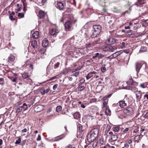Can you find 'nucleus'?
I'll return each instance as SVG.
<instances>
[{"mask_svg":"<svg viewBox=\"0 0 148 148\" xmlns=\"http://www.w3.org/2000/svg\"><path fill=\"white\" fill-rule=\"evenodd\" d=\"M98 134V130L97 128H95L92 129L87 135L88 141L89 142H93Z\"/></svg>","mask_w":148,"mask_h":148,"instance_id":"1","label":"nucleus"},{"mask_svg":"<svg viewBox=\"0 0 148 148\" xmlns=\"http://www.w3.org/2000/svg\"><path fill=\"white\" fill-rule=\"evenodd\" d=\"M93 32L91 36L92 38L97 37L100 33L101 31V26L100 25H95L93 26Z\"/></svg>","mask_w":148,"mask_h":148,"instance_id":"2","label":"nucleus"},{"mask_svg":"<svg viewBox=\"0 0 148 148\" xmlns=\"http://www.w3.org/2000/svg\"><path fill=\"white\" fill-rule=\"evenodd\" d=\"M133 109L130 107H127L123 110V113L127 115H132L133 113Z\"/></svg>","mask_w":148,"mask_h":148,"instance_id":"3","label":"nucleus"},{"mask_svg":"<svg viewBox=\"0 0 148 148\" xmlns=\"http://www.w3.org/2000/svg\"><path fill=\"white\" fill-rule=\"evenodd\" d=\"M127 99H124L123 100H121L119 101V106L121 108H123L127 106Z\"/></svg>","mask_w":148,"mask_h":148,"instance_id":"4","label":"nucleus"},{"mask_svg":"<svg viewBox=\"0 0 148 148\" xmlns=\"http://www.w3.org/2000/svg\"><path fill=\"white\" fill-rule=\"evenodd\" d=\"M137 90L134 92L136 97V101L137 102H139L141 97L142 94L140 92V91H138V89H136Z\"/></svg>","mask_w":148,"mask_h":148,"instance_id":"5","label":"nucleus"},{"mask_svg":"<svg viewBox=\"0 0 148 148\" xmlns=\"http://www.w3.org/2000/svg\"><path fill=\"white\" fill-rule=\"evenodd\" d=\"M143 64L139 62H137L135 64L136 70L137 74L139 72L142 65Z\"/></svg>","mask_w":148,"mask_h":148,"instance_id":"6","label":"nucleus"},{"mask_svg":"<svg viewBox=\"0 0 148 148\" xmlns=\"http://www.w3.org/2000/svg\"><path fill=\"white\" fill-rule=\"evenodd\" d=\"M15 57L12 54L10 55L8 57V64L10 65V63L14 62Z\"/></svg>","mask_w":148,"mask_h":148,"instance_id":"7","label":"nucleus"},{"mask_svg":"<svg viewBox=\"0 0 148 148\" xmlns=\"http://www.w3.org/2000/svg\"><path fill=\"white\" fill-rule=\"evenodd\" d=\"M115 41V39L114 38L110 37L106 40V42L107 45H111L114 43Z\"/></svg>","mask_w":148,"mask_h":148,"instance_id":"8","label":"nucleus"},{"mask_svg":"<svg viewBox=\"0 0 148 148\" xmlns=\"http://www.w3.org/2000/svg\"><path fill=\"white\" fill-rule=\"evenodd\" d=\"M65 29L70 30L72 27V23L70 21H67L64 24Z\"/></svg>","mask_w":148,"mask_h":148,"instance_id":"9","label":"nucleus"},{"mask_svg":"<svg viewBox=\"0 0 148 148\" xmlns=\"http://www.w3.org/2000/svg\"><path fill=\"white\" fill-rule=\"evenodd\" d=\"M43 108L42 105L36 106L34 108V110L36 112H40L43 109Z\"/></svg>","mask_w":148,"mask_h":148,"instance_id":"10","label":"nucleus"},{"mask_svg":"<svg viewBox=\"0 0 148 148\" xmlns=\"http://www.w3.org/2000/svg\"><path fill=\"white\" fill-rule=\"evenodd\" d=\"M57 8L60 10H64V6L63 4L61 2H58L57 3Z\"/></svg>","mask_w":148,"mask_h":148,"instance_id":"11","label":"nucleus"},{"mask_svg":"<svg viewBox=\"0 0 148 148\" xmlns=\"http://www.w3.org/2000/svg\"><path fill=\"white\" fill-rule=\"evenodd\" d=\"M65 136V135L64 134L58 136L53 139V140L54 141H57L62 139Z\"/></svg>","mask_w":148,"mask_h":148,"instance_id":"12","label":"nucleus"},{"mask_svg":"<svg viewBox=\"0 0 148 148\" xmlns=\"http://www.w3.org/2000/svg\"><path fill=\"white\" fill-rule=\"evenodd\" d=\"M58 33V32H57L56 30L54 29H52L50 31V34L55 37L56 36Z\"/></svg>","mask_w":148,"mask_h":148,"instance_id":"13","label":"nucleus"},{"mask_svg":"<svg viewBox=\"0 0 148 148\" xmlns=\"http://www.w3.org/2000/svg\"><path fill=\"white\" fill-rule=\"evenodd\" d=\"M45 15V13L42 10H40L39 12L38 16L40 18H43Z\"/></svg>","mask_w":148,"mask_h":148,"instance_id":"14","label":"nucleus"},{"mask_svg":"<svg viewBox=\"0 0 148 148\" xmlns=\"http://www.w3.org/2000/svg\"><path fill=\"white\" fill-rule=\"evenodd\" d=\"M49 41L46 38L44 39L42 42V46L43 47L45 48L48 45Z\"/></svg>","mask_w":148,"mask_h":148,"instance_id":"15","label":"nucleus"},{"mask_svg":"<svg viewBox=\"0 0 148 148\" xmlns=\"http://www.w3.org/2000/svg\"><path fill=\"white\" fill-rule=\"evenodd\" d=\"M32 36L34 39L38 38L39 36V33L38 31H35L32 34Z\"/></svg>","mask_w":148,"mask_h":148,"instance_id":"16","label":"nucleus"},{"mask_svg":"<svg viewBox=\"0 0 148 148\" xmlns=\"http://www.w3.org/2000/svg\"><path fill=\"white\" fill-rule=\"evenodd\" d=\"M114 21L110 20L108 22V25L110 28H113L114 27Z\"/></svg>","mask_w":148,"mask_h":148,"instance_id":"17","label":"nucleus"},{"mask_svg":"<svg viewBox=\"0 0 148 148\" xmlns=\"http://www.w3.org/2000/svg\"><path fill=\"white\" fill-rule=\"evenodd\" d=\"M31 45L34 48H36L37 47V42L35 40H33L31 42Z\"/></svg>","mask_w":148,"mask_h":148,"instance_id":"18","label":"nucleus"},{"mask_svg":"<svg viewBox=\"0 0 148 148\" xmlns=\"http://www.w3.org/2000/svg\"><path fill=\"white\" fill-rule=\"evenodd\" d=\"M106 110L105 111V113L106 115H110L111 114V111L109 109L108 106L105 108Z\"/></svg>","mask_w":148,"mask_h":148,"instance_id":"19","label":"nucleus"},{"mask_svg":"<svg viewBox=\"0 0 148 148\" xmlns=\"http://www.w3.org/2000/svg\"><path fill=\"white\" fill-rule=\"evenodd\" d=\"M109 45H105L104 46H103L101 47V48L105 51H108Z\"/></svg>","mask_w":148,"mask_h":148,"instance_id":"20","label":"nucleus"},{"mask_svg":"<svg viewBox=\"0 0 148 148\" xmlns=\"http://www.w3.org/2000/svg\"><path fill=\"white\" fill-rule=\"evenodd\" d=\"M39 5H43L47 3V0H38Z\"/></svg>","mask_w":148,"mask_h":148,"instance_id":"21","label":"nucleus"},{"mask_svg":"<svg viewBox=\"0 0 148 148\" xmlns=\"http://www.w3.org/2000/svg\"><path fill=\"white\" fill-rule=\"evenodd\" d=\"M147 48L144 46H142L139 51L140 53H142L147 51Z\"/></svg>","mask_w":148,"mask_h":148,"instance_id":"22","label":"nucleus"},{"mask_svg":"<svg viewBox=\"0 0 148 148\" xmlns=\"http://www.w3.org/2000/svg\"><path fill=\"white\" fill-rule=\"evenodd\" d=\"M46 51V49L44 48H42L39 50L40 54H44Z\"/></svg>","mask_w":148,"mask_h":148,"instance_id":"23","label":"nucleus"},{"mask_svg":"<svg viewBox=\"0 0 148 148\" xmlns=\"http://www.w3.org/2000/svg\"><path fill=\"white\" fill-rule=\"evenodd\" d=\"M115 48L112 46L109 45L108 51L109 52H113L115 50Z\"/></svg>","mask_w":148,"mask_h":148,"instance_id":"24","label":"nucleus"},{"mask_svg":"<svg viewBox=\"0 0 148 148\" xmlns=\"http://www.w3.org/2000/svg\"><path fill=\"white\" fill-rule=\"evenodd\" d=\"M127 83L130 85H132L134 83V82L132 79L130 78L129 79L128 81L127 82Z\"/></svg>","mask_w":148,"mask_h":148,"instance_id":"25","label":"nucleus"},{"mask_svg":"<svg viewBox=\"0 0 148 148\" xmlns=\"http://www.w3.org/2000/svg\"><path fill=\"white\" fill-rule=\"evenodd\" d=\"M140 140V136H139V135L136 136L134 138V140L135 141L138 142L139 140Z\"/></svg>","mask_w":148,"mask_h":148,"instance_id":"26","label":"nucleus"},{"mask_svg":"<svg viewBox=\"0 0 148 148\" xmlns=\"http://www.w3.org/2000/svg\"><path fill=\"white\" fill-rule=\"evenodd\" d=\"M118 138V136L116 135H114L112 136L111 139L113 141H115Z\"/></svg>","mask_w":148,"mask_h":148,"instance_id":"27","label":"nucleus"},{"mask_svg":"<svg viewBox=\"0 0 148 148\" xmlns=\"http://www.w3.org/2000/svg\"><path fill=\"white\" fill-rule=\"evenodd\" d=\"M93 76V75L91 72L89 73L88 74L86 77L87 80L88 79Z\"/></svg>","mask_w":148,"mask_h":148,"instance_id":"28","label":"nucleus"},{"mask_svg":"<svg viewBox=\"0 0 148 148\" xmlns=\"http://www.w3.org/2000/svg\"><path fill=\"white\" fill-rule=\"evenodd\" d=\"M62 109V107L61 106H58L56 108V111L59 112H60Z\"/></svg>","mask_w":148,"mask_h":148,"instance_id":"29","label":"nucleus"},{"mask_svg":"<svg viewBox=\"0 0 148 148\" xmlns=\"http://www.w3.org/2000/svg\"><path fill=\"white\" fill-rule=\"evenodd\" d=\"M114 131L115 132H118L120 129V127L119 126H116L112 128Z\"/></svg>","mask_w":148,"mask_h":148,"instance_id":"30","label":"nucleus"},{"mask_svg":"<svg viewBox=\"0 0 148 148\" xmlns=\"http://www.w3.org/2000/svg\"><path fill=\"white\" fill-rule=\"evenodd\" d=\"M126 89H128L129 90H132L133 91L134 89L135 88L133 87L132 86H127L126 87Z\"/></svg>","mask_w":148,"mask_h":148,"instance_id":"31","label":"nucleus"},{"mask_svg":"<svg viewBox=\"0 0 148 148\" xmlns=\"http://www.w3.org/2000/svg\"><path fill=\"white\" fill-rule=\"evenodd\" d=\"M69 71H71L70 69H66L63 70V73L64 74H66Z\"/></svg>","mask_w":148,"mask_h":148,"instance_id":"32","label":"nucleus"},{"mask_svg":"<svg viewBox=\"0 0 148 148\" xmlns=\"http://www.w3.org/2000/svg\"><path fill=\"white\" fill-rule=\"evenodd\" d=\"M85 88V87L84 86H81L78 87V90L79 91H81Z\"/></svg>","mask_w":148,"mask_h":148,"instance_id":"33","label":"nucleus"},{"mask_svg":"<svg viewBox=\"0 0 148 148\" xmlns=\"http://www.w3.org/2000/svg\"><path fill=\"white\" fill-rule=\"evenodd\" d=\"M140 86L143 88H145L146 87H147V86H146L145 84H144V83H143L142 84H140Z\"/></svg>","mask_w":148,"mask_h":148,"instance_id":"34","label":"nucleus"},{"mask_svg":"<svg viewBox=\"0 0 148 148\" xmlns=\"http://www.w3.org/2000/svg\"><path fill=\"white\" fill-rule=\"evenodd\" d=\"M4 79L3 78H0V84L3 85L4 84Z\"/></svg>","mask_w":148,"mask_h":148,"instance_id":"35","label":"nucleus"},{"mask_svg":"<svg viewBox=\"0 0 148 148\" xmlns=\"http://www.w3.org/2000/svg\"><path fill=\"white\" fill-rule=\"evenodd\" d=\"M23 78L25 79L28 77V74L27 73H24L22 75Z\"/></svg>","mask_w":148,"mask_h":148,"instance_id":"36","label":"nucleus"},{"mask_svg":"<svg viewBox=\"0 0 148 148\" xmlns=\"http://www.w3.org/2000/svg\"><path fill=\"white\" fill-rule=\"evenodd\" d=\"M21 140L20 138H19L18 140H16L15 142V144H19L21 143Z\"/></svg>","mask_w":148,"mask_h":148,"instance_id":"37","label":"nucleus"},{"mask_svg":"<svg viewBox=\"0 0 148 148\" xmlns=\"http://www.w3.org/2000/svg\"><path fill=\"white\" fill-rule=\"evenodd\" d=\"M60 64V63L59 62H57V63H56L54 64V69H56L57 68H58Z\"/></svg>","mask_w":148,"mask_h":148,"instance_id":"38","label":"nucleus"},{"mask_svg":"<svg viewBox=\"0 0 148 148\" xmlns=\"http://www.w3.org/2000/svg\"><path fill=\"white\" fill-rule=\"evenodd\" d=\"M133 141V139L131 138L129 140H127V141L125 142L127 143L130 144Z\"/></svg>","mask_w":148,"mask_h":148,"instance_id":"39","label":"nucleus"},{"mask_svg":"<svg viewBox=\"0 0 148 148\" xmlns=\"http://www.w3.org/2000/svg\"><path fill=\"white\" fill-rule=\"evenodd\" d=\"M79 71H78L73 73L72 76H75L76 77H77L79 75Z\"/></svg>","mask_w":148,"mask_h":148,"instance_id":"40","label":"nucleus"},{"mask_svg":"<svg viewBox=\"0 0 148 148\" xmlns=\"http://www.w3.org/2000/svg\"><path fill=\"white\" fill-rule=\"evenodd\" d=\"M21 1L23 3V5H24V10L25 8V6H26V5H27L26 4V0H22Z\"/></svg>","mask_w":148,"mask_h":148,"instance_id":"41","label":"nucleus"},{"mask_svg":"<svg viewBox=\"0 0 148 148\" xmlns=\"http://www.w3.org/2000/svg\"><path fill=\"white\" fill-rule=\"evenodd\" d=\"M107 103L105 101H104L103 103V108H106V107L107 106Z\"/></svg>","mask_w":148,"mask_h":148,"instance_id":"42","label":"nucleus"},{"mask_svg":"<svg viewBox=\"0 0 148 148\" xmlns=\"http://www.w3.org/2000/svg\"><path fill=\"white\" fill-rule=\"evenodd\" d=\"M144 0H138L137 2L140 4H142L144 3Z\"/></svg>","mask_w":148,"mask_h":148,"instance_id":"43","label":"nucleus"},{"mask_svg":"<svg viewBox=\"0 0 148 148\" xmlns=\"http://www.w3.org/2000/svg\"><path fill=\"white\" fill-rule=\"evenodd\" d=\"M82 68V66H79L77 68L75 69V71H77L81 70Z\"/></svg>","mask_w":148,"mask_h":148,"instance_id":"44","label":"nucleus"},{"mask_svg":"<svg viewBox=\"0 0 148 148\" xmlns=\"http://www.w3.org/2000/svg\"><path fill=\"white\" fill-rule=\"evenodd\" d=\"M76 115V116H77V117L76 118V119H78L79 118H80V114H79V113H75V114L74 115V117H75V116Z\"/></svg>","mask_w":148,"mask_h":148,"instance_id":"45","label":"nucleus"},{"mask_svg":"<svg viewBox=\"0 0 148 148\" xmlns=\"http://www.w3.org/2000/svg\"><path fill=\"white\" fill-rule=\"evenodd\" d=\"M104 55L102 54H100L99 55V56H98V58L99 59L102 58L103 57H104Z\"/></svg>","mask_w":148,"mask_h":148,"instance_id":"46","label":"nucleus"},{"mask_svg":"<svg viewBox=\"0 0 148 148\" xmlns=\"http://www.w3.org/2000/svg\"><path fill=\"white\" fill-rule=\"evenodd\" d=\"M40 92V93L42 95H43L45 94V89H43L42 90H41Z\"/></svg>","mask_w":148,"mask_h":148,"instance_id":"47","label":"nucleus"},{"mask_svg":"<svg viewBox=\"0 0 148 148\" xmlns=\"http://www.w3.org/2000/svg\"><path fill=\"white\" fill-rule=\"evenodd\" d=\"M9 18L11 21H14L15 20V18H14L13 17V16H9Z\"/></svg>","mask_w":148,"mask_h":148,"instance_id":"48","label":"nucleus"},{"mask_svg":"<svg viewBox=\"0 0 148 148\" xmlns=\"http://www.w3.org/2000/svg\"><path fill=\"white\" fill-rule=\"evenodd\" d=\"M145 133H143L141 132L140 135H139V136H140V139H141L143 135H145Z\"/></svg>","mask_w":148,"mask_h":148,"instance_id":"49","label":"nucleus"},{"mask_svg":"<svg viewBox=\"0 0 148 148\" xmlns=\"http://www.w3.org/2000/svg\"><path fill=\"white\" fill-rule=\"evenodd\" d=\"M144 99L145 100L148 99V94H145L144 96Z\"/></svg>","mask_w":148,"mask_h":148,"instance_id":"50","label":"nucleus"},{"mask_svg":"<svg viewBox=\"0 0 148 148\" xmlns=\"http://www.w3.org/2000/svg\"><path fill=\"white\" fill-rule=\"evenodd\" d=\"M24 14L23 13H19L18 14V17H20L21 18H23L24 17Z\"/></svg>","mask_w":148,"mask_h":148,"instance_id":"51","label":"nucleus"},{"mask_svg":"<svg viewBox=\"0 0 148 148\" xmlns=\"http://www.w3.org/2000/svg\"><path fill=\"white\" fill-rule=\"evenodd\" d=\"M129 147V145L127 143H125L124 144V147H123V148H125V147L128 148Z\"/></svg>","mask_w":148,"mask_h":148,"instance_id":"52","label":"nucleus"},{"mask_svg":"<svg viewBox=\"0 0 148 148\" xmlns=\"http://www.w3.org/2000/svg\"><path fill=\"white\" fill-rule=\"evenodd\" d=\"M92 46V44L90 43H89L88 44H86V47L87 48H89Z\"/></svg>","mask_w":148,"mask_h":148,"instance_id":"53","label":"nucleus"},{"mask_svg":"<svg viewBox=\"0 0 148 148\" xmlns=\"http://www.w3.org/2000/svg\"><path fill=\"white\" fill-rule=\"evenodd\" d=\"M110 56L112 57V58H115L117 57V56L116 55V53H114L112 54V55Z\"/></svg>","mask_w":148,"mask_h":148,"instance_id":"54","label":"nucleus"},{"mask_svg":"<svg viewBox=\"0 0 148 148\" xmlns=\"http://www.w3.org/2000/svg\"><path fill=\"white\" fill-rule=\"evenodd\" d=\"M58 84H56L55 85H54L53 87V90H55L58 87Z\"/></svg>","mask_w":148,"mask_h":148,"instance_id":"55","label":"nucleus"},{"mask_svg":"<svg viewBox=\"0 0 148 148\" xmlns=\"http://www.w3.org/2000/svg\"><path fill=\"white\" fill-rule=\"evenodd\" d=\"M41 140V137L40 135H39L38 136V138L36 139V140L37 141H39Z\"/></svg>","mask_w":148,"mask_h":148,"instance_id":"56","label":"nucleus"},{"mask_svg":"<svg viewBox=\"0 0 148 148\" xmlns=\"http://www.w3.org/2000/svg\"><path fill=\"white\" fill-rule=\"evenodd\" d=\"M106 68L105 67H102L101 69V71H102V72H105V71H106Z\"/></svg>","mask_w":148,"mask_h":148,"instance_id":"57","label":"nucleus"},{"mask_svg":"<svg viewBox=\"0 0 148 148\" xmlns=\"http://www.w3.org/2000/svg\"><path fill=\"white\" fill-rule=\"evenodd\" d=\"M125 43L124 42H123L122 43V46L121 47V49H123V48H125Z\"/></svg>","mask_w":148,"mask_h":148,"instance_id":"58","label":"nucleus"},{"mask_svg":"<svg viewBox=\"0 0 148 148\" xmlns=\"http://www.w3.org/2000/svg\"><path fill=\"white\" fill-rule=\"evenodd\" d=\"M128 130H129V128H127L124 130V131H123V132L124 133H127V132L128 131Z\"/></svg>","mask_w":148,"mask_h":148,"instance_id":"59","label":"nucleus"},{"mask_svg":"<svg viewBox=\"0 0 148 148\" xmlns=\"http://www.w3.org/2000/svg\"><path fill=\"white\" fill-rule=\"evenodd\" d=\"M85 81V80L84 78H82L80 80V81L81 83H83Z\"/></svg>","mask_w":148,"mask_h":148,"instance_id":"60","label":"nucleus"},{"mask_svg":"<svg viewBox=\"0 0 148 148\" xmlns=\"http://www.w3.org/2000/svg\"><path fill=\"white\" fill-rule=\"evenodd\" d=\"M30 82V85H32V84L33 83L32 81V80L30 79H29V78H28V82Z\"/></svg>","mask_w":148,"mask_h":148,"instance_id":"61","label":"nucleus"},{"mask_svg":"<svg viewBox=\"0 0 148 148\" xmlns=\"http://www.w3.org/2000/svg\"><path fill=\"white\" fill-rule=\"evenodd\" d=\"M123 51L125 53H128L129 52V51L128 50H123Z\"/></svg>","mask_w":148,"mask_h":148,"instance_id":"62","label":"nucleus"},{"mask_svg":"<svg viewBox=\"0 0 148 148\" xmlns=\"http://www.w3.org/2000/svg\"><path fill=\"white\" fill-rule=\"evenodd\" d=\"M79 130L80 132L82 131V127L81 126H79Z\"/></svg>","mask_w":148,"mask_h":148,"instance_id":"63","label":"nucleus"},{"mask_svg":"<svg viewBox=\"0 0 148 148\" xmlns=\"http://www.w3.org/2000/svg\"><path fill=\"white\" fill-rule=\"evenodd\" d=\"M50 89L49 88H47L46 90H45V93H47L49 91Z\"/></svg>","mask_w":148,"mask_h":148,"instance_id":"64","label":"nucleus"}]
</instances>
